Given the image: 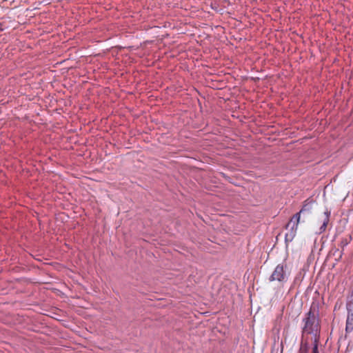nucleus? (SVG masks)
<instances>
[{"mask_svg": "<svg viewBox=\"0 0 353 353\" xmlns=\"http://www.w3.org/2000/svg\"><path fill=\"white\" fill-rule=\"evenodd\" d=\"M318 311L312 305L310 311L306 314L304 319L305 325L303 333L314 334L315 335L319 331V319L317 318Z\"/></svg>", "mask_w": 353, "mask_h": 353, "instance_id": "f257e3e1", "label": "nucleus"}, {"mask_svg": "<svg viewBox=\"0 0 353 353\" xmlns=\"http://www.w3.org/2000/svg\"><path fill=\"white\" fill-rule=\"evenodd\" d=\"M288 265L284 261L283 263L278 264L274 268L273 272L269 278L270 281H278L284 283L288 280V272H287Z\"/></svg>", "mask_w": 353, "mask_h": 353, "instance_id": "f03ea898", "label": "nucleus"}, {"mask_svg": "<svg viewBox=\"0 0 353 353\" xmlns=\"http://www.w3.org/2000/svg\"><path fill=\"white\" fill-rule=\"evenodd\" d=\"M300 221L299 213H296L290 219L286 225V228H290L289 231L285 234V243L291 242L296 236L299 223Z\"/></svg>", "mask_w": 353, "mask_h": 353, "instance_id": "7ed1b4c3", "label": "nucleus"}, {"mask_svg": "<svg viewBox=\"0 0 353 353\" xmlns=\"http://www.w3.org/2000/svg\"><path fill=\"white\" fill-rule=\"evenodd\" d=\"M309 349V344L306 341H302L301 343L299 353H307ZM312 353H319L318 349V341L316 339H315L314 340V343L312 347Z\"/></svg>", "mask_w": 353, "mask_h": 353, "instance_id": "20e7f679", "label": "nucleus"}, {"mask_svg": "<svg viewBox=\"0 0 353 353\" xmlns=\"http://www.w3.org/2000/svg\"><path fill=\"white\" fill-rule=\"evenodd\" d=\"M313 203V200L307 199L304 204L303 205L301 210L298 212L299 213V216L301 214H304L305 212H310L312 210V205Z\"/></svg>", "mask_w": 353, "mask_h": 353, "instance_id": "39448f33", "label": "nucleus"}, {"mask_svg": "<svg viewBox=\"0 0 353 353\" xmlns=\"http://www.w3.org/2000/svg\"><path fill=\"white\" fill-rule=\"evenodd\" d=\"M353 331V313H349L347 314L346 320L345 332L347 333L352 332Z\"/></svg>", "mask_w": 353, "mask_h": 353, "instance_id": "423d86ee", "label": "nucleus"}, {"mask_svg": "<svg viewBox=\"0 0 353 353\" xmlns=\"http://www.w3.org/2000/svg\"><path fill=\"white\" fill-rule=\"evenodd\" d=\"M351 236H348V237H345V238H343L340 242V247L342 248V250H343L344 248L348 245L350 243V242L351 241ZM342 254H343V251H341L340 253H339V259H340L342 256Z\"/></svg>", "mask_w": 353, "mask_h": 353, "instance_id": "0eeeda50", "label": "nucleus"}, {"mask_svg": "<svg viewBox=\"0 0 353 353\" xmlns=\"http://www.w3.org/2000/svg\"><path fill=\"white\" fill-rule=\"evenodd\" d=\"M325 219H324L322 225L320 227V233L325 232L326 230V228H327V225L328 224L329 219H330V212L326 211L325 212Z\"/></svg>", "mask_w": 353, "mask_h": 353, "instance_id": "6e6552de", "label": "nucleus"}, {"mask_svg": "<svg viewBox=\"0 0 353 353\" xmlns=\"http://www.w3.org/2000/svg\"><path fill=\"white\" fill-rule=\"evenodd\" d=\"M346 307L349 313H353V299L347 301Z\"/></svg>", "mask_w": 353, "mask_h": 353, "instance_id": "1a4fd4ad", "label": "nucleus"}, {"mask_svg": "<svg viewBox=\"0 0 353 353\" xmlns=\"http://www.w3.org/2000/svg\"><path fill=\"white\" fill-rule=\"evenodd\" d=\"M348 299H349V300L353 299V287L350 290V294Z\"/></svg>", "mask_w": 353, "mask_h": 353, "instance_id": "9d476101", "label": "nucleus"}, {"mask_svg": "<svg viewBox=\"0 0 353 353\" xmlns=\"http://www.w3.org/2000/svg\"><path fill=\"white\" fill-rule=\"evenodd\" d=\"M3 30V24L1 23H0V32H2Z\"/></svg>", "mask_w": 353, "mask_h": 353, "instance_id": "9b49d317", "label": "nucleus"}]
</instances>
